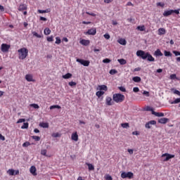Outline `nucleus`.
I'll use <instances>...</instances> for the list:
<instances>
[{"label":"nucleus","instance_id":"obj_48","mask_svg":"<svg viewBox=\"0 0 180 180\" xmlns=\"http://www.w3.org/2000/svg\"><path fill=\"white\" fill-rule=\"evenodd\" d=\"M118 89H120L121 92H126V88H124V86H119Z\"/></svg>","mask_w":180,"mask_h":180},{"label":"nucleus","instance_id":"obj_17","mask_svg":"<svg viewBox=\"0 0 180 180\" xmlns=\"http://www.w3.org/2000/svg\"><path fill=\"white\" fill-rule=\"evenodd\" d=\"M97 89H99L100 91H108V86L105 84L99 85Z\"/></svg>","mask_w":180,"mask_h":180},{"label":"nucleus","instance_id":"obj_39","mask_svg":"<svg viewBox=\"0 0 180 180\" xmlns=\"http://www.w3.org/2000/svg\"><path fill=\"white\" fill-rule=\"evenodd\" d=\"M32 34L33 36H34L35 37H37V39H41V35L39 34L37 32H32Z\"/></svg>","mask_w":180,"mask_h":180},{"label":"nucleus","instance_id":"obj_11","mask_svg":"<svg viewBox=\"0 0 180 180\" xmlns=\"http://www.w3.org/2000/svg\"><path fill=\"white\" fill-rule=\"evenodd\" d=\"M169 122V120L168 118H160L158 120V123H160L161 124H165Z\"/></svg>","mask_w":180,"mask_h":180},{"label":"nucleus","instance_id":"obj_61","mask_svg":"<svg viewBox=\"0 0 180 180\" xmlns=\"http://www.w3.org/2000/svg\"><path fill=\"white\" fill-rule=\"evenodd\" d=\"M139 91H140V89H139V87H134L133 88V91L134 92H139Z\"/></svg>","mask_w":180,"mask_h":180},{"label":"nucleus","instance_id":"obj_5","mask_svg":"<svg viewBox=\"0 0 180 180\" xmlns=\"http://www.w3.org/2000/svg\"><path fill=\"white\" fill-rule=\"evenodd\" d=\"M76 61L82 64V65H84V67H89L90 64L89 60H85L84 59L77 58Z\"/></svg>","mask_w":180,"mask_h":180},{"label":"nucleus","instance_id":"obj_37","mask_svg":"<svg viewBox=\"0 0 180 180\" xmlns=\"http://www.w3.org/2000/svg\"><path fill=\"white\" fill-rule=\"evenodd\" d=\"M121 126L123 127V129H129V127H130L129 123L127 122L121 124Z\"/></svg>","mask_w":180,"mask_h":180},{"label":"nucleus","instance_id":"obj_21","mask_svg":"<svg viewBox=\"0 0 180 180\" xmlns=\"http://www.w3.org/2000/svg\"><path fill=\"white\" fill-rule=\"evenodd\" d=\"M155 56H156V57H162L163 54L160 49H157L155 51Z\"/></svg>","mask_w":180,"mask_h":180},{"label":"nucleus","instance_id":"obj_18","mask_svg":"<svg viewBox=\"0 0 180 180\" xmlns=\"http://www.w3.org/2000/svg\"><path fill=\"white\" fill-rule=\"evenodd\" d=\"M105 103L108 106H112V98L106 97Z\"/></svg>","mask_w":180,"mask_h":180},{"label":"nucleus","instance_id":"obj_40","mask_svg":"<svg viewBox=\"0 0 180 180\" xmlns=\"http://www.w3.org/2000/svg\"><path fill=\"white\" fill-rule=\"evenodd\" d=\"M56 40L55 41L56 44H61V39H60V37H56Z\"/></svg>","mask_w":180,"mask_h":180},{"label":"nucleus","instance_id":"obj_57","mask_svg":"<svg viewBox=\"0 0 180 180\" xmlns=\"http://www.w3.org/2000/svg\"><path fill=\"white\" fill-rule=\"evenodd\" d=\"M104 37L107 40H109L110 39V35H109V34H104Z\"/></svg>","mask_w":180,"mask_h":180},{"label":"nucleus","instance_id":"obj_44","mask_svg":"<svg viewBox=\"0 0 180 180\" xmlns=\"http://www.w3.org/2000/svg\"><path fill=\"white\" fill-rule=\"evenodd\" d=\"M32 139H33V140H34L35 141H40V136H32Z\"/></svg>","mask_w":180,"mask_h":180},{"label":"nucleus","instance_id":"obj_7","mask_svg":"<svg viewBox=\"0 0 180 180\" xmlns=\"http://www.w3.org/2000/svg\"><path fill=\"white\" fill-rule=\"evenodd\" d=\"M9 49H11V46H9L6 44H1V51L3 53H6L7 51H9Z\"/></svg>","mask_w":180,"mask_h":180},{"label":"nucleus","instance_id":"obj_29","mask_svg":"<svg viewBox=\"0 0 180 180\" xmlns=\"http://www.w3.org/2000/svg\"><path fill=\"white\" fill-rule=\"evenodd\" d=\"M86 165L88 166L89 171H94V169H95V167H94L93 165L91 163L86 162Z\"/></svg>","mask_w":180,"mask_h":180},{"label":"nucleus","instance_id":"obj_32","mask_svg":"<svg viewBox=\"0 0 180 180\" xmlns=\"http://www.w3.org/2000/svg\"><path fill=\"white\" fill-rule=\"evenodd\" d=\"M50 8H47L46 10H38L39 13H49Z\"/></svg>","mask_w":180,"mask_h":180},{"label":"nucleus","instance_id":"obj_22","mask_svg":"<svg viewBox=\"0 0 180 180\" xmlns=\"http://www.w3.org/2000/svg\"><path fill=\"white\" fill-rule=\"evenodd\" d=\"M72 140L74 141H78V134H77V132L72 134Z\"/></svg>","mask_w":180,"mask_h":180},{"label":"nucleus","instance_id":"obj_42","mask_svg":"<svg viewBox=\"0 0 180 180\" xmlns=\"http://www.w3.org/2000/svg\"><path fill=\"white\" fill-rule=\"evenodd\" d=\"M146 110H147V112H151L152 115H153V112H155L154 109L150 106L146 107Z\"/></svg>","mask_w":180,"mask_h":180},{"label":"nucleus","instance_id":"obj_10","mask_svg":"<svg viewBox=\"0 0 180 180\" xmlns=\"http://www.w3.org/2000/svg\"><path fill=\"white\" fill-rule=\"evenodd\" d=\"M7 173L11 176L19 175V170H15L13 169H10L7 171Z\"/></svg>","mask_w":180,"mask_h":180},{"label":"nucleus","instance_id":"obj_19","mask_svg":"<svg viewBox=\"0 0 180 180\" xmlns=\"http://www.w3.org/2000/svg\"><path fill=\"white\" fill-rule=\"evenodd\" d=\"M153 115L157 116V117H163L164 112H157L155 111H153Z\"/></svg>","mask_w":180,"mask_h":180},{"label":"nucleus","instance_id":"obj_54","mask_svg":"<svg viewBox=\"0 0 180 180\" xmlns=\"http://www.w3.org/2000/svg\"><path fill=\"white\" fill-rule=\"evenodd\" d=\"M173 53L174 54V56H176V57H178V56H180V52L177 51H173Z\"/></svg>","mask_w":180,"mask_h":180},{"label":"nucleus","instance_id":"obj_45","mask_svg":"<svg viewBox=\"0 0 180 180\" xmlns=\"http://www.w3.org/2000/svg\"><path fill=\"white\" fill-rule=\"evenodd\" d=\"M47 41H54V37L53 36L48 37L46 39Z\"/></svg>","mask_w":180,"mask_h":180},{"label":"nucleus","instance_id":"obj_43","mask_svg":"<svg viewBox=\"0 0 180 180\" xmlns=\"http://www.w3.org/2000/svg\"><path fill=\"white\" fill-rule=\"evenodd\" d=\"M170 79H178V77H176V74H172L170 75L169 77Z\"/></svg>","mask_w":180,"mask_h":180},{"label":"nucleus","instance_id":"obj_49","mask_svg":"<svg viewBox=\"0 0 180 180\" xmlns=\"http://www.w3.org/2000/svg\"><path fill=\"white\" fill-rule=\"evenodd\" d=\"M103 63H104L105 64H108V63H110V59L105 58V59L103 60Z\"/></svg>","mask_w":180,"mask_h":180},{"label":"nucleus","instance_id":"obj_35","mask_svg":"<svg viewBox=\"0 0 180 180\" xmlns=\"http://www.w3.org/2000/svg\"><path fill=\"white\" fill-rule=\"evenodd\" d=\"M49 108L51 109V110H53V109H61V106L58 105H51Z\"/></svg>","mask_w":180,"mask_h":180},{"label":"nucleus","instance_id":"obj_2","mask_svg":"<svg viewBox=\"0 0 180 180\" xmlns=\"http://www.w3.org/2000/svg\"><path fill=\"white\" fill-rule=\"evenodd\" d=\"M18 57L20 60H25L26 57H27V54H29V50L26 48H22L18 49Z\"/></svg>","mask_w":180,"mask_h":180},{"label":"nucleus","instance_id":"obj_14","mask_svg":"<svg viewBox=\"0 0 180 180\" xmlns=\"http://www.w3.org/2000/svg\"><path fill=\"white\" fill-rule=\"evenodd\" d=\"M25 79L28 82H34V80L33 79V76L32 75H25Z\"/></svg>","mask_w":180,"mask_h":180},{"label":"nucleus","instance_id":"obj_59","mask_svg":"<svg viewBox=\"0 0 180 180\" xmlns=\"http://www.w3.org/2000/svg\"><path fill=\"white\" fill-rule=\"evenodd\" d=\"M143 94L146 95V96H150V93L148 91H144L143 92Z\"/></svg>","mask_w":180,"mask_h":180},{"label":"nucleus","instance_id":"obj_33","mask_svg":"<svg viewBox=\"0 0 180 180\" xmlns=\"http://www.w3.org/2000/svg\"><path fill=\"white\" fill-rule=\"evenodd\" d=\"M164 55L165 57H172V53L170 51H164Z\"/></svg>","mask_w":180,"mask_h":180},{"label":"nucleus","instance_id":"obj_26","mask_svg":"<svg viewBox=\"0 0 180 180\" xmlns=\"http://www.w3.org/2000/svg\"><path fill=\"white\" fill-rule=\"evenodd\" d=\"M117 61L121 65H124L127 64V61H126V60H124V58L118 59Z\"/></svg>","mask_w":180,"mask_h":180},{"label":"nucleus","instance_id":"obj_27","mask_svg":"<svg viewBox=\"0 0 180 180\" xmlns=\"http://www.w3.org/2000/svg\"><path fill=\"white\" fill-rule=\"evenodd\" d=\"M39 126L41 127H43V129H49V123L47 122H42L39 124Z\"/></svg>","mask_w":180,"mask_h":180},{"label":"nucleus","instance_id":"obj_50","mask_svg":"<svg viewBox=\"0 0 180 180\" xmlns=\"http://www.w3.org/2000/svg\"><path fill=\"white\" fill-rule=\"evenodd\" d=\"M26 122V120H25V119H24V118H20V119H19V120H18L17 123H23V122Z\"/></svg>","mask_w":180,"mask_h":180},{"label":"nucleus","instance_id":"obj_58","mask_svg":"<svg viewBox=\"0 0 180 180\" xmlns=\"http://www.w3.org/2000/svg\"><path fill=\"white\" fill-rule=\"evenodd\" d=\"M86 15H89L90 16H96V14L94 13H89L88 11L86 12Z\"/></svg>","mask_w":180,"mask_h":180},{"label":"nucleus","instance_id":"obj_4","mask_svg":"<svg viewBox=\"0 0 180 180\" xmlns=\"http://www.w3.org/2000/svg\"><path fill=\"white\" fill-rule=\"evenodd\" d=\"M133 172H122L121 174V178H122V179H126V178H129V179H131V178H133Z\"/></svg>","mask_w":180,"mask_h":180},{"label":"nucleus","instance_id":"obj_9","mask_svg":"<svg viewBox=\"0 0 180 180\" xmlns=\"http://www.w3.org/2000/svg\"><path fill=\"white\" fill-rule=\"evenodd\" d=\"M154 125V124H157V121L155 120H151L148 122L146 124H145V127L146 129H151V125Z\"/></svg>","mask_w":180,"mask_h":180},{"label":"nucleus","instance_id":"obj_24","mask_svg":"<svg viewBox=\"0 0 180 180\" xmlns=\"http://www.w3.org/2000/svg\"><path fill=\"white\" fill-rule=\"evenodd\" d=\"M71 77H72V74L67 73L66 75H63L62 78H63V79H70V78H71Z\"/></svg>","mask_w":180,"mask_h":180},{"label":"nucleus","instance_id":"obj_6","mask_svg":"<svg viewBox=\"0 0 180 180\" xmlns=\"http://www.w3.org/2000/svg\"><path fill=\"white\" fill-rule=\"evenodd\" d=\"M84 34H89V36H95L96 34V28H91L87 32H84Z\"/></svg>","mask_w":180,"mask_h":180},{"label":"nucleus","instance_id":"obj_15","mask_svg":"<svg viewBox=\"0 0 180 180\" xmlns=\"http://www.w3.org/2000/svg\"><path fill=\"white\" fill-rule=\"evenodd\" d=\"M117 42L121 44L122 46H126V44H127V41H126V39L121 38L120 39L117 40Z\"/></svg>","mask_w":180,"mask_h":180},{"label":"nucleus","instance_id":"obj_52","mask_svg":"<svg viewBox=\"0 0 180 180\" xmlns=\"http://www.w3.org/2000/svg\"><path fill=\"white\" fill-rule=\"evenodd\" d=\"M69 85H70V86H75V85H77V82H69Z\"/></svg>","mask_w":180,"mask_h":180},{"label":"nucleus","instance_id":"obj_23","mask_svg":"<svg viewBox=\"0 0 180 180\" xmlns=\"http://www.w3.org/2000/svg\"><path fill=\"white\" fill-rule=\"evenodd\" d=\"M80 44H82L83 46H89V40L82 39L80 41Z\"/></svg>","mask_w":180,"mask_h":180},{"label":"nucleus","instance_id":"obj_46","mask_svg":"<svg viewBox=\"0 0 180 180\" xmlns=\"http://www.w3.org/2000/svg\"><path fill=\"white\" fill-rule=\"evenodd\" d=\"M30 106L34 108V109H39L40 108L38 104H31Z\"/></svg>","mask_w":180,"mask_h":180},{"label":"nucleus","instance_id":"obj_41","mask_svg":"<svg viewBox=\"0 0 180 180\" xmlns=\"http://www.w3.org/2000/svg\"><path fill=\"white\" fill-rule=\"evenodd\" d=\"M110 75H115V74H117V70L115 69H112L110 70Z\"/></svg>","mask_w":180,"mask_h":180},{"label":"nucleus","instance_id":"obj_20","mask_svg":"<svg viewBox=\"0 0 180 180\" xmlns=\"http://www.w3.org/2000/svg\"><path fill=\"white\" fill-rule=\"evenodd\" d=\"M165 33H167V31L164 28L158 29V34L160 36H162V34H165Z\"/></svg>","mask_w":180,"mask_h":180},{"label":"nucleus","instance_id":"obj_8","mask_svg":"<svg viewBox=\"0 0 180 180\" xmlns=\"http://www.w3.org/2000/svg\"><path fill=\"white\" fill-rule=\"evenodd\" d=\"M162 157H166L164 161H169V160H171V158H174L175 155L169 153H164L162 155Z\"/></svg>","mask_w":180,"mask_h":180},{"label":"nucleus","instance_id":"obj_47","mask_svg":"<svg viewBox=\"0 0 180 180\" xmlns=\"http://www.w3.org/2000/svg\"><path fill=\"white\" fill-rule=\"evenodd\" d=\"M106 180H112L113 178H112V176L109 175V174H106L105 176Z\"/></svg>","mask_w":180,"mask_h":180},{"label":"nucleus","instance_id":"obj_64","mask_svg":"<svg viewBox=\"0 0 180 180\" xmlns=\"http://www.w3.org/2000/svg\"><path fill=\"white\" fill-rule=\"evenodd\" d=\"M39 20H43L44 22H46L47 21V18H46L44 17H40Z\"/></svg>","mask_w":180,"mask_h":180},{"label":"nucleus","instance_id":"obj_34","mask_svg":"<svg viewBox=\"0 0 180 180\" xmlns=\"http://www.w3.org/2000/svg\"><path fill=\"white\" fill-rule=\"evenodd\" d=\"M137 30H139L140 32H144L146 30V27L144 25L142 26H138L136 27Z\"/></svg>","mask_w":180,"mask_h":180},{"label":"nucleus","instance_id":"obj_12","mask_svg":"<svg viewBox=\"0 0 180 180\" xmlns=\"http://www.w3.org/2000/svg\"><path fill=\"white\" fill-rule=\"evenodd\" d=\"M36 171H37V169L34 166H32L30 169V174H32V175H34V176H36V175H37V173L36 172Z\"/></svg>","mask_w":180,"mask_h":180},{"label":"nucleus","instance_id":"obj_55","mask_svg":"<svg viewBox=\"0 0 180 180\" xmlns=\"http://www.w3.org/2000/svg\"><path fill=\"white\" fill-rule=\"evenodd\" d=\"M29 146H30V142H25L22 144V147H29Z\"/></svg>","mask_w":180,"mask_h":180},{"label":"nucleus","instance_id":"obj_31","mask_svg":"<svg viewBox=\"0 0 180 180\" xmlns=\"http://www.w3.org/2000/svg\"><path fill=\"white\" fill-rule=\"evenodd\" d=\"M105 94V91H98L96 93V96H98V98H101V96H102V95Z\"/></svg>","mask_w":180,"mask_h":180},{"label":"nucleus","instance_id":"obj_16","mask_svg":"<svg viewBox=\"0 0 180 180\" xmlns=\"http://www.w3.org/2000/svg\"><path fill=\"white\" fill-rule=\"evenodd\" d=\"M26 9H27V6L25 4H20L18 7V11H20V12L26 11Z\"/></svg>","mask_w":180,"mask_h":180},{"label":"nucleus","instance_id":"obj_53","mask_svg":"<svg viewBox=\"0 0 180 180\" xmlns=\"http://www.w3.org/2000/svg\"><path fill=\"white\" fill-rule=\"evenodd\" d=\"M157 6H161L162 8H164L165 5L164 3L158 2L156 4Z\"/></svg>","mask_w":180,"mask_h":180},{"label":"nucleus","instance_id":"obj_62","mask_svg":"<svg viewBox=\"0 0 180 180\" xmlns=\"http://www.w3.org/2000/svg\"><path fill=\"white\" fill-rule=\"evenodd\" d=\"M0 140L2 141H5V136L0 134Z\"/></svg>","mask_w":180,"mask_h":180},{"label":"nucleus","instance_id":"obj_38","mask_svg":"<svg viewBox=\"0 0 180 180\" xmlns=\"http://www.w3.org/2000/svg\"><path fill=\"white\" fill-rule=\"evenodd\" d=\"M21 129H29V123L24 122L22 126L21 127Z\"/></svg>","mask_w":180,"mask_h":180},{"label":"nucleus","instance_id":"obj_51","mask_svg":"<svg viewBox=\"0 0 180 180\" xmlns=\"http://www.w3.org/2000/svg\"><path fill=\"white\" fill-rule=\"evenodd\" d=\"M52 137H55V138H57V137H60V134L59 133H53L51 134Z\"/></svg>","mask_w":180,"mask_h":180},{"label":"nucleus","instance_id":"obj_25","mask_svg":"<svg viewBox=\"0 0 180 180\" xmlns=\"http://www.w3.org/2000/svg\"><path fill=\"white\" fill-rule=\"evenodd\" d=\"M44 33L45 36H49V34H50V33H51V30H50V28H49V27H46L44 30Z\"/></svg>","mask_w":180,"mask_h":180},{"label":"nucleus","instance_id":"obj_13","mask_svg":"<svg viewBox=\"0 0 180 180\" xmlns=\"http://www.w3.org/2000/svg\"><path fill=\"white\" fill-rule=\"evenodd\" d=\"M173 13H174V10L165 11L163 13V16H165V17L170 16V15H172Z\"/></svg>","mask_w":180,"mask_h":180},{"label":"nucleus","instance_id":"obj_30","mask_svg":"<svg viewBox=\"0 0 180 180\" xmlns=\"http://www.w3.org/2000/svg\"><path fill=\"white\" fill-rule=\"evenodd\" d=\"M147 59H148V61H151V62L155 61V59L154 58V57H153V56H151V54L150 53H148Z\"/></svg>","mask_w":180,"mask_h":180},{"label":"nucleus","instance_id":"obj_3","mask_svg":"<svg viewBox=\"0 0 180 180\" xmlns=\"http://www.w3.org/2000/svg\"><path fill=\"white\" fill-rule=\"evenodd\" d=\"M148 52L146 53L144 51L139 50L136 51L137 57H141L143 60L147 59L148 56Z\"/></svg>","mask_w":180,"mask_h":180},{"label":"nucleus","instance_id":"obj_63","mask_svg":"<svg viewBox=\"0 0 180 180\" xmlns=\"http://www.w3.org/2000/svg\"><path fill=\"white\" fill-rule=\"evenodd\" d=\"M173 13H176V15H179V9L173 10Z\"/></svg>","mask_w":180,"mask_h":180},{"label":"nucleus","instance_id":"obj_56","mask_svg":"<svg viewBox=\"0 0 180 180\" xmlns=\"http://www.w3.org/2000/svg\"><path fill=\"white\" fill-rule=\"evenodd\" d=\"M41 154V155H46L47 154V150H42Z\"/></svg>","mask_w":180,"mask_h":180},{"label":"nucleus","instance_id":"obj_36","mask_svg":"<svg viewBox=\"0 0 180 180\" xmlns=\"http://www.w3.org/2000/svg\"><path fill=\"white\" fill-rule=\"evenodd\" d=\"M171 105H176V103H180V98H176L174 101L170 103Z\"/></svg>","mask_w":180,"mask_h":180},{"label":"nucleus","instance_id":"obj_28","mask_svg":"<svg viewBox=\"0 0 180 180\" xmlns=\"http://www.w3.org/2000/svg\"><path fill=\"white\" fill-rule=\"evenodd\" d=\"M132 81H134V82H141V78L139 76H136L132 78Z\"/></svg>","mask_w":180,"mask_h":180},{"label":"nucleus","instance_id":"obj_1","mask_svg":"<svg viewBox=\"0 0 180 180\" xmlns=\"http://www.w3.org/2000/svg\"><path fill=\"white\" fill-rule=\"evenodd\" d=\"M125 99L124 95L122 94H115L112 95V100L115 103H122Z\"/></svg>","mask_w":180,"mask_h":180},{"label":"nucleus","instance_id":"obj_60","mask_svg":"<svg viewBox=\"0 0 180 180\" xmlns=\"http://www.w3.org/2000/svg\"><path fill=\"white\" fill-rule=\"evenodd\" d=\"M174 94H175V95H178V96H180V91L178 90H174Z\"/></svg>","mask_w":180,"mask_h":180}]
</instances>
